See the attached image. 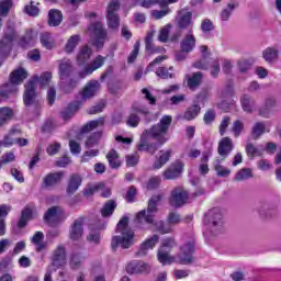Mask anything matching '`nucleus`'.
<instances>
[{
  "label": "nucleus",
  "mask_w": 281,
  "mask_h": 281,
  "mask_svg": "<svg viewBox=\"0 0 281 281\" xmlns=\"http://www.w3.org/2000/svg\"><path fill=\"white\" fill-rule=\"evenodd\" d=\"M14 38H16V31H14V25L8 24L4 31V35L0 41V65H3V60H5V58H8L12 52V43H14Z\"/></svg>",
  "instance_id": "nucleus-6"
},
{
  "label": "nucleus",
  "mask_w": 281,
  "mask_h": 281,
  "mask_svg": "<svg viewBox=\"0 0 281 281\" xmlns=\"http://www.w3.org/2000/svg\"><path fill=\"white\" fill-rule=\"evenodd\" d=\"M145 49L149 54H159L161 52V48L155 47V44H153V33H147L145 37Z\"/></svg>",
  "instance_id": "nucleus-45"
},
{
  "label": "nucleus",
  "mask_w": 281,
  "mask_h": 281,
  "mask_svg": "<svg viewBox=\"0 0 281 281\" xmlns=\"http://www.w3.org/2000/svg\"><path fill=\"white\" fill-rule=\"evenodd\" d=\"M106 159L109 161L110 168H112L113 170H117V168L122 166V160H120V154H117L115 149H111L106 154Z\"/></svg>",
  "instance_id": "nucleus-31"
},
{
  "label": "nucleus",
  "mask_w": 281,
  "mask_h": 281,
  "mask_svg": "<svg viewBox=\"0 0 281 281\" xmlns=\"http://www.w3.org/2000/svg\"><path fill=\"white\" fill-rule=\"evenodd\" d=\"M100 139H102V132L92 133L86 140V148L89 150L90 148H94L100 144Z\"/></svg>",
  "instance_id": "nucleus-38"
},
{
  "label": "nucleus",
  "mask_w": 281,
  "mask_h": 281,
  "mask_svg": "<svg viewBox=\"0 0 281 281\" xmlns=\"http://www.w3.org/2000/svg\"><path fill=\"white\" fill-rule=\"evenodd\" d=\"M161 199V194L153 195L148 201L147 211L143 210L136 214L135 223L139 229H149L150 225L154 224L156 232H159V234H170V232H172V226L168 223L164 221L155 222V213L157 212V205H159Z\"/></svg>",
  "instance_id": "nucleus-2"
},
{
  "label": "nucleus",
  "mask_w": 281,
  "mask_h": 281,
  "mask_svg": "<svg viewBox=\"0 0 281 281\" xmlns=\"http://www.w3.org/2000/svg\"><path fill=\"white\" fill-rule=\"evenodd\" d=\"M194 241H188L180 247L179 254L176 256L178 265H192L194 262Z\"/></svg>",
  "instance_id": "nucleus-8"
},
{
  "label": "nucleus",
  "mask_w": 281,
  "mask_h": 281,
  "mask_svg": "<svg viewBox=\"0 0 281 281\" xmlns=\"http://www.w3.org/2000/svg\"><path fill=\"white\" fill-rule=\"evenodd\" d=\"M14 112L10 108H0V127L5 126L10 120H12Z\"/></svg>",
  "instance_id": "nucleus-39"
},
{
  "label": "nucleus",
  "mask_w": 281,
  "mask_h": 281,
  "mask_svg": "<svg viewBox=\"0 0 281 281\" xmlns=\"http://www.w3.org/2000/svg\"><path fill=\"white\" fill-rule=\"evenodd\" d=\"M126 166L128 168H133V166H137L139 164V155L137 153L130 154L125 157Z\"/></svg>",
  "instance_id": "nucleus-63"
},
{
  "label": "nucleus",
  "mask_w": 281,
  "mask_h": 281,
  "mask_svg": "<svg viewBox=\"0 0 281 281\" xmlns=\"http://www.w3.org/2000/svg\"><path fill=\"white\" fill-rule=\"evenodd\" d=\"M90 30H92L94 41L93 45L97 47V49H102L104 47V43L106 42V29L102 25L100 22H94L91 26Z\"/></svg>",
  "instance_id": "nucleus-9"
},
{
  "label": "nucleus",
  "mask_w": 281,
  "mask_h": 281,
  "mask_svg": "<svg viewBox=\"0 0 281 281\" xmlns=\"http://www.w3.org/2000/svg\"><path fill=\"white\" fill-rule=\"evenodd\" d=\"M183 172V162L176 161L164 172L165 179H177Z\"/></svg>",
  "instance_id": "nucleus-20"
},
{
  "label": "nucleus",
  "mask_w": 281,
  "mask_h": 281,
  "mask_svg": "<svg viewBox=\"0 0 281 281\" xmlns=\"http://www.w3.org/2000/svg\"><path fill=\"white\" fill-rule=\"evenodd\" d=\"M203 223L213 236H218L225 232V218L221 207L215 206L204 213Z\"/></svg>",
  "instance_id": "nucleus-4"
},
{
  "label": "nucleus",
  "mask_w": 281,
  "mask_h": 281,
  "mask_svg": "<svg viewBox=\"0 0 281 281\" xmlns=\"http://www.w3.org/2000/svg\"><path fill=\"white\" fill-rule=\"evenodd\" d=\"M267 132V124L265 122H257L252 125L250 135L252 139H260Z\"/></svg>",
  "instance_id": "nucleus-30"
},
{
  "label": "nucleus",
  "mask_w": 281,
  "mask_h": 281,
  "mask_svg": "<svg viewBox=\"0 0 281 281\" xmlns=\"http://www.w3.org/2000/svg\"><path fill=\"white\" fill-rule=\"evenodd\" d=\"M236 8H238V3L229 2L227 8L223 9L220 14L221 21H229V16H232V13L236 10Z\"/></svg>",
  "instance_id": "nucleus-47"
},
{
  "label": "nucleus",
  "mask_w": 281,
  "mask_h": 281,
  "mask_svg": "<svg viewBox=\"0 0 281 281\" xmlns=\"http://www.w3.org/2000/svg\"><path fill=\"white\" fill-rule=\"evenodd\" d=\"M196 47V37L194 36V33H192V29L189 30V32L183 36V38L180 42V49H183V52H193Z\"/></svg>",
  "instance_id": "nucleus-17"
},
{
  "label": "nucleus",
  "mask_w": 281,
  "mask_h": 281,
  "mask_svg": "<svg viewBox=\"0 0 281 281\" xmlns=\"http://www.w3.org/2000/svg\"><path fill=\"white\" fill-rule=\"evenodd\" d=\"M82 262H85V257L82 256V254L80 252H74L70 256V261H69V266L72 269H80V267H82Z\"/></svg>",
  "instance_id": "nucleus-43"
},
{
  "label": "nucleus",
  "mask_w": 281,
  "mask_h": 281,
  "mask_svg": "<svg viewBox=\"0 0 281 281\" xmlns=\"http://www.w3.org/2000/svg\"><path fill=\"white\" fill-rule=\"evenodd\" d=\"M80 186H82V177L78 173L70 175V178L68 180V186L66 189V192L69 196L72 194H76L78 192Z\"/></svg>",
  "instance_id": "nucleus-19"
},
{
  "label": "nucleus",
  "mask_w": 281,
  "mask_h": 281,
  "mask_svg": "<svg viewBox=\"0 0 281 281\" xmlns=\"http://www.w3.org/2000/svg\"><path fill=\"white\" fill-rule=\"evenodd\" d=\"M104 122H106L104 117L90 121L81 127V133H91V131H95L99 126H104Z\"/></svg>",
  "instance_id": "nucleus-34"
},
{
  "label": "nucleus",
  "mask_w": 281,
  "mask_h": 281,
  "mask_svg": "<svg viewBox=\"0 0 281 281\" xmlns=\"http://www.w3.org/2000/svg\"><path fill=\"white\" fill-rule=\"evenodd\" d=\"M139 5L142 8H153V5H159L160 8H166L168 5V2L166 0H142Z\"/></svg>",
  "instance_id": "nucleus-53"
},
{
  "label": "nucleus",
  "mask_w": 281,
  "mask_h": 281,
  "mask_svg": "<svg viewBox=\"0 0 281 281\" xmlns=\"http://www.w3.org/2000/svg\"><path fill=\"white\" fill-rule=\"evenodd\" d=\"M202 80H203V72L201 71L194 72L192 77L188 79L189 89H196V87L201 85Z\"/></svg>",
  "instance_id": "nucleus-46"
},
{
  "label": "nucleus",
  "mask_w": 281,
  "mask_h": 281,
  "mask_svg": "<svg viewBox=\"0 0 281 281\" xmlns=\"http://www.w3.org/2000/svg\"><path fill=\"white\" fill-rule=\"evenodd\" d=\"M156 76H158V78H161L162 80H168V78H175V74L169 72L168 68L166 67H159L156 70Z\"/></svg>",
  "instance_id": "nucleus-62"
},
{
  "label": "nucleus",
  "mask_w": 281,
  "mask_h": 281,
  "mask_svg": "<svg viewBox=\"0 0 281 281\" xmlns=\"http://www.w3.org/2000/svg\"><path fill=\"white\" fill-rule=\"evenodd\" d=\"M240 104L245 113H254L256 110V100H254V98H251L249 94H244L240 98Z\"/></svg>",
  "instance_id": "nucleus-26"
},
{
  "label": "nucleus",
  "mask_w": 281,
  "mask_h": 281,
  "mask_svg": "<svg viewBox=\"0 0 281 281\" xmlns=\"http://www.w3.org/2000/svg\"><path fill=\"white\" fill-rule=\"evenodd\" d=\"M273 106H276V99H267L265 106L259 110V115L261 117H269V113Z\"/></svg>",
  "instance_id": "nucleus-51"
},
{
  "label": "nucleus",
  "mask_w": 281,
  "mask_h": 281,
  "mask_svg": "<svg viewBox=\"0 0 281 281\" xmlns=\"http://www.w3.org/2000/svg\"><path fill=\"white\" fill-rule=\"evenodd\" d=\"M232 150H234V140L229 137H223L217 145V154L221 157L218 159H227L232 155Z\"/></svg>",
  "instance_id": "nucleus-13"
},
{
  "label": "nucleus",
  "mask_w": 281,
  "mask_h": 281,
  "mask_svg": "<svg viewBox=\"0 0 281 281\" xmlns=\"http://www.w3.org/2000/svg\"><path fill=\"white\" fill-rule=\"evenodd\" d=\"M85 217H79L75 220L74 224L70 227L69 236L71 240H80L82 234H85Z\"/></svg>",
  "instance_id": "nucleus-16"
},
{
  "label": "nucleus",
  "mask_w": 281,
  "mask_h": 281,
  "mask_svg": "<svg viewBox=\"0 0 281 281\" xmlns=\"http://www.w3.org/2000/svg\"><path fill=\"white\" fill-rule=\"evenodd\" d=\"M262 58L266 60V63H273L278 60V49L273 47H268L262 52Z\"/></svg>",
  "instance_id": "nucleus-42"
},
{
  "label": "nucleus",
  "mask_w": 281,
  "mask_h": 281,
  "mask_svg": "<svg viewBox=\"0 0 281 281\" xmlns=\"http://www.w3.org/2000/svg\"><path fill=\"white\" fill-rule=\"evenodd\" d=\"M76 87H78V80L76 79H70L69 82L60 83V89L64 93H71Z\"/></svg>",
  "instance_id": "nucleus-55"
},
{
  "label": "nucleus",
  "mask_w": 281,
  "mask_h": 281,
  "mask_svg": "<svg viewBox=\"0 0 281 281\" xmlns=\"http://www.w3.org/2000/svg\"><path fill=\"white\" fill-rule=\"evenodd\" d=\"M74 71V66L71 65V61H63L59 64V77L60 80H67L71 76V72Z\"/></svg>",
  "instance_id": "nucleus-33"
},
{
  "label": "nucleus",
  "mask_w": 281,
  "mask_h": 281,
  "mask_svg": "<svg viewBox=\"0 0 281 281\" xmlns=\"http://www.w3.org/2000/svg\"><path fill=\"white\" fill-rule=\"evenodd\" d=\"M24 12L29 16H38L41 10L38 9V7L34 5V1H31L30 4L24 7Z\"/></svg>",
  "instance_id": "nucleus-59"
},
{
  "label": "nucleus",
  "mask_w": 281,
  "mask_h": 281,
  "mask_svg": "<svg viewBox=\"0 0 281 281\" xmlns=\"http://www.w3.org/2000/svg\"><path fill=\"white\" fill-rule=\"evenodd\" d=\"M40 41L45 49H54V38L52 37V33H42Z\"/></svg>",
  "instance_id": "nucleus-49"
},
{
  "label": "nucleus",
  "mask_w": 281,
  "mask_h": 281,
  "mask_svg": "<svg viewBox=\"0 0 281 281\" xmlns=\"http://www.w3.org/2000/svg\"><path fill=\"white\" fill-rule=\"evenodd\" d=\"M177 24L180 30H188L192 25V12L180 11L179 18L177 19Z\"/></svg>",
  "instance_id": "nucleus-23"
},
{
  "label": "nucleus",
  "mask_w": 281,
  "mask_h": 281,
  "mask_svg": "<svg viewBox=\"0 0 281 281\" xmlns=\"http://www.w3.org/2000/svg\"><path fill=\"white\" fill-rule=\"evenodd\" d=\"M215 26H214V22H212V20L210 19H204L201 23V31L203 32V34H210V32H214Z\"/></svg>",
  "instance_id": "nucleus-58"
},
{
  "label": "nucleus",
  "mask_w": 281,
  "mask_h": 281,
  "mask_svg": "<svg viewBox=\"0 0 281 281\" xmlns=\"http://www.w3.org/2000/svg\"><path fill=\"white\" fill-rule=\"evenodd\" d=\"M65 265H67V249L65 246L59 245L53 252L52 266L55 267V269H60V267H65Z\"/></svg>",
  "instance_id": "nucleus-11"
},
{
  "label": "nucleus",
  "mask_w": 281,
  "mask_h": 281,
  "mask_svg": "<svg viewBox=\"0 0 281 281\" xmlns=\"http://www.w3.org/2000/svg\"><path fill=\"white\" fill-rule=\"evenodd\" d=\"M105 19L110 30L120 29V14L105 15Z\"/></svg>",
  "instance_id": "nucleus-52"
},
{
  "label": "nucleus",
  "mask_w": 281,
  "mask_h": 281,
  "mask_svg": "<svg viewBox=\"0 0 281 281\" xmlns=\"http://www.w3.org/2000/svg\"><path fill=\"white\" fill-rule=\"evenodd\" d=\"M159 243V235H153L150 238H147L143 244H140L139 250L136 252V256H146L148 249H155V245Z\"/></svg>",
  "instance_id": "nucleus-22"
},
{
  "label": "nucleus",
  "mask_w": 281,
  "mask_h": 281,
  "mask_svg": "<svg viewBox=\"0 0 281 281\" xmlns=\"http://www.w3.org/2000/svg\"><path fill=\"white\" fill-rule=\"evenodd\" d=\"M78 43H80V35L76 34L70 36L65 46L67 54L74 53V49L78 47Z\"/></svg>",
  "instance_id": "nucleus-50"
},
{
  "label": "nucleus",
  "mask_w": 281,
  "mask_h": 281,
  "mask_svg": "<svg viewBox=\"0 0 281 281\" xmlns=\"http://www.w3.org/2000/svg\"><path fill=\"white\" fill-rule=\"evenodd\" d=\"M169 12H170V8L166 5L162 8V10H153L151 16L153 19H156V21H159V19H164V16H168Z\"/></svg>",
  "instance_id": "nucleus-60"
},
{
  "label": "nucleus",
  "mask_w": 281,
  "mask_h": 281,
  "mask_svg": "<svg viewBox=\"0 0 281 281\" xmlns=\"http://www.w3.org/2000/svg\"><path fill=\"white\" fill-rule=\"evenodd\" d=\"M27 78V71L23 68H19L11 72L10 75V81L11 85H15V87H19V85L23 83V80Z\"/></svg>",
  "instance_id": "nucleus-25"
},
{
  "label": "nucleus",
  "mask_w": 281,
  "mask_h": 281,
  "mask_svg": "<svg viewBox=\"0 0 281 281\" xmlns=\"http://www.w3.org/2000/svg\"><path fill=\"white\" fill-rule=\"evenodd\" d=\"M104 65V57L102 55H99L95 57V59L87 65L83 70L79 72V78L82 80L87 78V76H91L95 71V69H100Z\"/></svg>",
  "instance_id": "nucleus-14"
},
{
  "label": "nucleus",
  "mask_w": 281,
  "mask_h": 281,
  "mask_svg": "<svg viewBox=\"0 0 281 281\" xmlns=\"http://www.w3.org/2000/svg\"><path fill=\"white\" fill-rule=\"evenodd\" d=\"M158 262L166 265H172L173 262H177V257L170 256V252L166 249H158L157 254Z\"/></svg>",
  "instance_id": "nucleus-32"
},
{
  "label": "nucleus",
  "mask_w": 281,
  "mask_h": 281,
  "mask_svg": "<svg viewBox=\"0 0 281 281\" xmlns=\"http://www.w3.org/2000/svg\"><path fill=\"white\" fill-rule=\"evenodd\" d=\"M92 54L93 52L91 50V47L89 46L81 47L79 50V54L77 55V63L79 67H82V65H87Z\"/></svg>",
  "instance_id": "nucleus-28"
},
{
  "label": "nucleus",
  "mask_w": 281,
  "mask_h": 281,
  "mask_svg": "<svg viewBox=\"0 0 281 281\" xmlns=\"http://www.w3.org/2000/svg\"><path fill=\"white\" fill-rule=\"evenodd\" d=\"M126 272L131 276L135 273H150V265L144 261L134 260L126 266Z\"/></svg>",
  "instance_id": "nucleus-15"
},
{
  "label": "nucleus",
  "mask_w": 281,
  "mask_h": 281,
  "mask_svg": "<svg viewBox=\"0 0 281 281\" xmlns=\"http://www.w3.org/2000/svg\"><path fill=\"white\" fill-rule=\"evenodd\" d=\"M63 23V12L58 9H52L48 12V25L49 27H58Z\"/></svg>",
  "instance_id": "nucleus-24"
},
{
  "label": "nucleus",
  "mask_w": 281,
  "mask_h": 281,
  "mask_svg": "<svg viewBox=\"0 0 281 281\" xmlns=\"http://www.w3.org/2000/svg\"><path fill=\"white\" fill-rule=\"evenodd\" d=\"M14 8V1L12 0H1L0 1V16L5 18L10 14V10Z\"/></svg>",
  "instance_id": "nucleus-44"
},
{
  "label": "nucleus",
  "mask_w": 281,
  "mask_h": 281,
  "mask_svg": "<svg viewBox=\"0 0 281 281\" xmlns=\"http://www.w3.org/2000/svg\"><path fill=\"white\" fill-rule=\"evenodd\" d=\"M160 153H161L160 157H158L153 165V168L155 170H159L160 168H164V166H166V162L170 161L172 149H168L167 151L160 150Z\"/></svg>",
  "instance_id": "nucleus-29"
},
{
  "label": "nucleus",
  "mask_w": 281,
  "mask_h": 281,
  "mask_svg": "<svg viewBox=\"0 0 281 281\" xmlns=\"http://www.w3.org/2000/svg\"><path fill=\"white\" fill-rule=\"evenodd\" d=\"M199 113H201V105L193 104L184 112L183 119L190 122L196 119L199 116Z\"/></svg>",
  "instance_id": "nucleus-37"
},
{
  "label": "nucleus",
  "mask_w": 281,
  "mask_h": 281,
  "mask_svg": "<svg viewBox=\"0 0 281 281\" xmlns=\"http://www.w3.org/2000/svg\"><path fill=\"white\" fill-rule=\"evenodd\" d=\"M223 161L225 160L216 158L213 162L214 170L216 171L217 177H229V175H232V170L221 165Z\"/></svg>",
  "instance_id": "nucleus-35"
},
{
  "label": "nucleus",
  "mask_w": 281,
  "mask_h": 281,
  "mask_svg": "<svg viewBox=\"0 0 281 281\" xmlns=\"http://www.w3.org/2000/svg\"><path fill=\"white\" fill-rule=\"evenodd\" d=\"M38 80V76H34L32 80L27 81L24 86L25 91L23 95L25 106H35V109L41 108V98L36 92V81Z\"/></svg>",
  "instance_id": "nucleus-7"
},
{
  "label": "nucleus",
  "mask_w": 281,
  "mask_h": 281,
  "mask_svg": "<svg viewBox=\"0 0 281 281\" xmlns=\"http://www.w3.org/2000/svg\"><path fill=\"white\" fill-rule=\"evenodd\" d=\"M140 45L142 44L139 43V41H137L134 44V48L131 52L130 56L127 57V63L128 64H133V63H135V60H137V56L139 55V47H140Z\"/></svg>",
  "instance_id": "nucleus-61"
},
{
  "label": "nucleus",
  "mask_w": 281,
  "mask_h": 281,
  "mask_svg": "<svg viewBox=\"0 0 281 281\" xmlns=\"http://www.w3.org/2000/svg\"><path fill=\"white\" fill-rule=\"evenodd\" d=\"M188 191L181 187H177L171 191L169 203L171 207H183L188 203Z\"/></svg>",
  "instance_id": "nucleus-10"
},
{
  "label": "nucleus",
  "mask_w": 281,
  "mask_h": 281,
  "mask_svg": "<svg viewBox=\"0 0 281 281\" xmlns=\"http://www.w3.org/2000/svg\"><path fill=\"white\" fill-rule=\"evenodd\" d=\"M56 218H58V206H52L44 214V221L52 225Z\"/></svg>",
  "instance_id": "nucleus-48"
},
{
  "label": "nucleus",
  "mask_w": 281,
  "mask_h": 281,
  "mask_svg": "<svg viewBox=\"0 0 281 281\" xmlns=\"http://www.w3.org/2000/svg\"><path fill=\"white\" fill-rule=\"evenodd\" d=\"M64 177L65 172L63 171L52 172L45 176V178L43 179V183L45 188H54V186H58V183L63 181Z\"/></svg>",
  "instance_id": "nucleus-21"
},
{
  "label": "nucleus",
  "mask_w": 281,
  "mask_h": 281,
  "mask_svg": "<svg viewBox=\"0 0 281 281\" xmlns=\"http://www.w3.org/2000/svg\"><path fill=\"white\" fill-rule=\"evenodd\" d=\"M36 82H40L42 87H47L52 82V72H44L41 77L37 76Z\"/></svg>",
  "instance_id": "nucleus-64"
},
{
  "label": "nucleus",
  "mask_w": 281,
  "mask_h": 281,
  "mask_svg": "<svg viewBox=\"0 0 281 281\" xmlns=\"http://www.w3.org/2000/svg\"><path fill=\"white\" fill-rule=\"evenodd\" d=\"M172 124V116L164 115L159 123L153 125L150 128L145 130L140 135V143L137 145V150L155 155L159 147L168 142V131Z\"/></svg>",
  "instance_id": "nucleus-1"
},
{
  "label": "nucleus",
  "mask_w": 281,
  "mask_h": 281,
  "mask_svg": "<svg viewBox=\"0 0 281 281\" xmlns=\"http://www.w3.org/2000/svg\"><path fill=\"white\" fill-rule=\"evenodd\" d=\"M120 0H110L106 7V14L105 15H113L120 12Z\"/></svg>",
  "instance_id": "nucleus-54"
},
{
  "label": "nucleus",
  "mask_w": 281,
  "mask_h": 281,
  "mask_svg": "<svg viewBox=\"0 0 281 281\" xmlns=\"http://www.w3.org/2000/svg\"><path fill=\"white\" fill-rule=\"evenodd\" d=\"M116 207L117 203H115L114 200H109L101 209V216H103V218H109V216H113V212H115Z\"/></svg>",
  "instance_id": "nucleus-36"
},
{
  "label": "nucleus",
  "mask_w": 281,
  "mask_h": 281,
  "mask_svg": "<svg viewBox=\"0 0 281 281\" xmlns=\"http://www.w3.org/2000/svg\"><path fill=\"white\" fill-rule=\"evenodd\" d=\"M116 233L121 234V236L112 237L111 247L113 251H115L117 247H121L122 249H130L133 247L135 232L128 228V217L123 216L119 221L116 225Z\"/></svg>",
  "instance_id": "nucleus-3"
},
{
  "label": "nucleus",
  "mask_w": 281,
  "mask_h": 281,
  "mask_svg": "<svg viewBox=\"0 0 281 281\" xmlns=\"http://www.w3.org/2000/svg\"><path fill=\"white\" fill-rule=\"evenodd\" d=\"M254 178V171L250 168H243L234 177V181H247Z\"/></svg>",
  "instance_id": "nucleus-40"
},
{
  "label": "nucleus",
  "mask_w": 281,
  "mask_h": 281,
  "mask_svg": "<svg viewBox=\"0 0 281 281\" xmlns=\"http://www.w3.org/2000/svg\"><path fill=\"white\" fill-rule=\"evenodd\" d=\"M81 106H82V101H79V100L72 101L71 103L68 104L66 109H64L60 112V117L64 119L65 122H67V120H71V117H74V115L78 113Z\"/></svg>",
  "instance_id": "nucleus-18"
},
{
  "label": "nucleus",
  "mask_w": 281,
  "mask_h": 281,
  "mask_svg": "<svg viewBox=\"0 0 281 281\" xmlns=\"http://www.w3.org/2000/svg\"><path fill=\"white\" fill-rule=\"evenodd\" d=\"M144 115L146 124H150L153 122V119L150 117V110H148V106L139 103V102H134L132 104V112L130 113L126 124L127 126H131L132 128H137L139 126V122H142V119L139 115Z\"/></svg>",
  "instance_id": "nucleus-5"
},
{
  "label": "nucleus",
  "mask_w": 281,
  "mask_h": 281,
  "mask_svg": "<svg viewBox=\"0 0 281 281\" xmlns=\"http://www.w3.org/2000/svg\"><path fill=\"white\" fill-rule=\"evenodd\" d=\"M19 91V87H16L12 82H7L0 87V98H3V100H8L10 95H14Z\"/></svg>",
  "instance_id": "nucleus-27"
},
{
  "label": "nucleus",
  "mask_w": 281,
  "mask_h": 281,
  "mask_svg": "<svg viewBox=\"0 0 281 281\" xmlns=\"http://www.w3.org/2000/svg\"><path fill=\"white\" fill-rule=\"evenodd\" d=\"M170 30H172V24H167L160 30L158 35V41H160V43L168 42V36H170Z\"/></svg>",
  "instance_id": "nucleus-56"
},
{
  "label": "nucleus",
  "mask_w": 281,
  "mask_h": 281,
  "mask_svg": "<svg viewBox=\"0 0 281 281\" xmlns=\"http://www.w3.org/2000/svg\"><path fill=\"white\" fill-rule=\"evenodd\" d=\"M32 215H33L32 209L25 207L22 211L21 217H20V220L18 222V227L20 229H23V227H25V225H27V221H31Z\"/></svg>",
  "instance_id": "nucleus-41"
},
{
  "label": "nucleus",
  "mask_w": 281,
  "mask_h": 281,
  "mask_svg": "<svg viewBox=\"0 0 281 281\" xmlns=\"http://www.w3.org/2000/svg\"><path fill=\"white\" fill-rule=\"evenodd\" d=\"M99 91H100V81L98 80L89 81L81 92V100H79V102H82V104H85L87 100H91V98H94L95 93H98Z\"/></svg>",
  "instance_id": "nucleus-12"
},
{
  "label": "nucleus",
  "mask_w": 281,
  "mask_h": 281,
  "mask_svg": "<svg viewBox=\"0 0 281 281\" xmlns=\"http://www.w3.org/2000/svg\"><path fill=\"white\" fill-rule=\"evenodd\" d=\"M246 155H248V157H260V149H258V147H256V145H254V143H247L246 147Z\"/></svg>",
  "instance_id": "nucleus-57"
}]
</instances>
